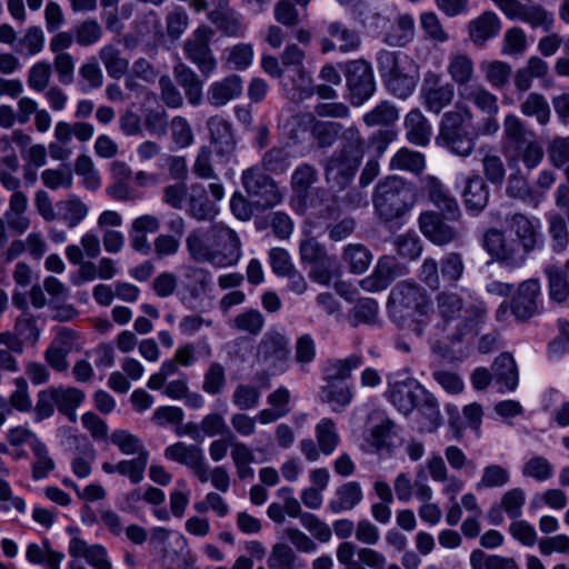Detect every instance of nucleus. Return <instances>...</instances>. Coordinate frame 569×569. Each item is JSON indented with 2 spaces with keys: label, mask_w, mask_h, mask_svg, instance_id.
Segmentation results:
<instances>
[{
  "label": "nucleus",
  "mask_w": 569,
  "mask_h": 569,
  "mask_svg": "<svg viewBox=\"0 0 569 569\" xmlns=\"http://www.w3.org/2000/svg\"><path fill=\"white\" fill-rule=\"evenodd\" d=\"M436 313L439 321L427 329L426 336L435 342H459L478 331L487 308L482 301H465L452 290H442L436 296Z\"/></svg>",
  "instance_id": "obj_1"
},
{
  "label": "nucleus",
  "mask_w": 569,
  "mask_h": 569,
  "mask_svg": "<svg viewBox=\"0 0 569 569\" xmlns=\"http://www.w3.org/2000/svg\"><path fill=\"white\" fill-rule=\"evenodd\" d=\"M388 310L398 320H410L417 336H426L432 317V302L419 284L411 281L397 283L390 291Z\"/></svg>",
  "instance_id": "obj_2"
},
{
  "label": "nucleus",
  "mask_w": 569,
  "mask_h": 569,
  "mask_svg": "<svg viewBox=\"0 0 569 569\" xmlns=\"http://www.w3.org/2000/svg\"><path fill=\"white\" fill-rule=\"evenodd\" d=\"M346 138L348 141L332 153L325 166L327 183L338 191L351 183L365 153V141L357 129H349Z\"/></svg>",
  "instance_id": "obj_3"
},
{
  "label": "nucleus",
  "mask_w": 569,
  "mask_h": 569,
  "mask_svg": "<svg viewBox=\"0 0 569 569\" xmlns=\"http://www.w3.org/2000/svg\"><path fill=\"white\" fill-rule=\"evenodd\" d=\"M378 217L390 222L401 218L413 204V190L406 181L390 177L376 186L372 198Z\"/></svg>",
  "instance_id": "obj_4"
},
{
  "label": "nucleus",
  "mask_w": 569,
  "mask_h": 569,
  "mask_svg": "<svg viewBox=\"0 0 569 569\" xmlns=\"http://www.w3.org/2000/svg\"><path fill=\"white\" fill-rule=\"evenodd\" d=\"M378 69L387 88L400 99L409 97L417 84V68L403 53L382 51L378 56Z\"/></svg>",
  "instance_id": "obj_5"
},
{
  "label": "nucleus",
  "mask_w": 569,
  "mask_h": 569,
  "mask_svg": "<svg viewBox=\"0 0 569 569\" xmlns=\"http://www.w3.org/2000/svg\"><path fill=\"white\" fill-rule=\"evenodd\" d=\"M482 246L492 260L509 269L522 267L529 256L513 237L496 228L485 232Z\"/></svg>",
  "instance_id": "obj_6"
},
{
  "label": "nucleus",
  "mask_w": 569,
  "mask_h": 569,
  "mask_svg": "<svg viewBox=\"0 0 569 569\" xmlns=\"http://www.w3.org/2000/svg\"><path fill=\"white\" fill-rule=\"evenodd\" d=\"M289 359V339L276 329L268 330L257 346V362L276 375L287 370Z\"/></svg>",
  "instance_id": "obj_7"
},
{
  "label": "nucleus",
  "mask_w": 569,
  "mask_h": 569,
  "mask_svg": "<svg viewBox=\"0 0 569 569\" xmlns=\"http://www.w3.org/2000/svg\"><path fill=\"white\" fill-rule=\"evenodd\" d=\"M213 30L208 26L198 27L183 43V53L204 78H209L217 68V59L210 49Z\"/></svg>",
  "instance_id": "obj_8"
},
{
  "label": "nucleus",
  "mask_w": 569,
  "mask_h": 569,
  "mask_svg": "<svg viewBox=\"0 0 569 569\" xmlns=\"http://www.w3.org/2000/svg\"><path fill=\"white\" fill-rule=\"evenodd\" d=\"M212 266L232 267L242 256V244L237 232L222 222L212 223Z\"/></svg>",
  "instance_id": "obj_9"
},
{
  "label": "nucleus",
  "mask_w": 569,
  "mask_h": 569,
  "mask_svg": "<svg viewBox=\"0 0 569 569\" xmlns=\"http://www.w3.org/2000/svg\"><path fill=\"white\" fill-rule=\"evenodd\" d=\"M345 77L353 104L359 106L373 94L376 89L373 73L370 63L366 60L346 62Z\"/></svg>",
  "instance_id": "obj_10"
},
{
  "label": "nucleus",
  "mask_w": 569,
  "mask_h": 569,
  "mask_svg": "<svg viewBox=\"0 0 569 569\" xmlns=\"http://www.w3.org/2000/svg\"><path fill=\"white\" fill-rule=\"evenodd\" d=\"M420 98L427 111L439 114L455 98V86L443 82L441 74L428 71L423 76Z\"/></svg>",
  "instance_id": "obj_11"
},
{
  "label": "nucleus",
  "mask_w": 569,
  "mask_h": 569,
  "mask_svg": "<svg viewBox=\"0 0 569 569\" xmlns=\"http://www.w3.org/2000/svg\"><path fill=\"white\" fill-rule=\"evenodd\" d=\"M492 1L510 20H519L529 24L531 28H542L545 30H549L553 24L552 13L546 10L541 4H526L518 0Z\"/></svg>",
  "instance_id": "obj_12"
},
{
  "label": "nucleus",
  "mask_w": 569,
  "mask_h": 569,
  "mask_svg": "<svg viewBox=\"0 0 569 569\" xmlns=\"http://www.w3.org/2000/svg\"><path fill=\"white\" fill-rule=\"evenodd\" d=\"M507 231L530 254L543 244L540 220L520 212L506 218Z\"/></svg>",
  "instance_id": "obj_13"
},
{
  "label": "nucleus",
  "mask_w": 569,
  "mask_h": 569,
  "mask_svg": "<svg viewBox=\"0 0 569 569\" xmlns=\"http://www.w3.org/2000/svg\"><path fill=\"white\" fill-rule=\"evenodd\" d=\"M242 183L248 194L260 208L274 207L281 201V194L274 181L258 168L247 169L242 173Z\"/></svg>",
  "instance_id": "obj_14"
},
{
  "label": "nucleus",
  "mask_w": 569,
  "mask_h": 569,
  "mask_svg": "<svg viewBox=\"0 0 569 569\" xmlns=\"http://www.w3.org/2000/svg\"><path fill=\"white\" fill-rule=\"evenodd\" d=\"M419 228L421 233L437 246H446L460 237V231L448 223L445 213L427 210L419 216Z\"/></svg>",
  "instance_id": "obj_15"
},
{
  "label": "nucleus",
  "mask_w": 569,
  "mask_h": 569,
  "mask_svg": "<svg viewBox=\"0 0 569 569\" xmlns=\"http://www.w3.org/2000/svg\"><path fill=\"white\" fill-rule=\"evenodd\" d=\"M541 287L537 279H528L521 282L513 296L510 308L512 315L519 321H526L539 312Z\"/></svg>",
  "instance_id": "obj_16"
},
{
  "label": "nucleus",
  "mask_w": 569,
  "mask_h": 569,
  "mask_svg": "<svg viewBox=\"0 0 569 569\" xmlns=\"http://www.w3.org/2000/svg\"><path fill=\"white\" fill-rule=\"evenodd\" d=\"M327 31L332 39H321L320 46L322 53H328L337 49L342 53H349L358 50L361 44L359 34L341 22L336 21L329 23Z\"/></svg>",
  "instance_id": "obj_17"
},
{
  "label": "nucleus",
  "mask_w": 569,
  "mask_h": 569,
  "mask_svg": "<svg viewBox=\"0 0 569 569\" xmlns=\"http://www.w3.org/2000/svg\"><path fill=\"white\" fill-rule=\"evenodd\" d=\"M422 190L427 193L430 202L446 214L447 219L456 220L460 217V209L456 198L450 194L437 177H425L422 179Z\"/></svg>",
  "instance_id": "obj_18"
},
{
  "label": "nucleus",
  "mask_w": 569,
  "mask_h": 569,
  "mask_svg": "<svg viewBox=\"0 0 569 569\" xmlns=\"http://www.w3.org/2000/svg\"><path fill=\"white\" fill-rule=\"evenodd\" d=\"M446 71L451 83L457 86L458 96L463 88L471 87L475 82L476 68L473 59L466 52H452L448 57Z\"/></svg>",
  "instance_id": "obj_19"
},
{
  "label": "nucleus",
  "mask_w": 569,
  "mask_h": 569,
  "mask_svg": "<svg viewBox=\"0 0 569 569\" xmlns=\"http://www.w3.org/2000/svg\"><path fill=\"white\" fill-rule=\"evenodd\" d=\"M427 390L416 381L396 382L389 390L388 398L403 415H409L425 397Z\"/></svg>",
  "instance_id": "obj_20"
},
{
  "label": "nucleus",
  "mask_w": 569,
  "mask_h": 569,
  "mask_svg": "<svg viewBox=\"0 0 569 569\" xmlns=\"http://www.w3.org/2000/svg\"><path fill=\"white\" fill-rule=\"evenodd\" d=\"M401 269L393 258L383 256L379 258L373 272L360 281V287L369 292L386 289L395 278L401 276Z\"/></svg>",
  "instance_id": "obj_21"
},
{
  "label": "nucleus",
  "mask_w": 569,
  "mask_h": 569,
  "mask_svg": "<svg viewBox=\"0 0 569 569\" xmlns=\"http://www.w3.org/2000/svg\"><path fill=\"white\" fill-rule=\"evenodd\" d=\"M163 456L167 460L183 465L194 476L206 462L202 448L197 445H187L182 441L168 446L163 451Z\"/></svg>",
  "instance_id": "obj_22"
},
{
  "label": "nucleus",
  "mask_w": 569,
  "mask_h": 569,
  "mask_svg": "<svg viewBox=\"0 0 569 569\" xmlns=\"http://www.w3.org/2000/svg\"><path fill=\"white\" fill-rule=\"evenodd\" d=\"M210 131V143L218 156L231 154L236 149L231 123L221 117H211L207 121Z\"/></svg>",
  "instance_id": "obj_23"
},
{
  "label": "nucleus",
  "mask_w": 569,
  "mask_h": 569,
  "mask_svg": "<svg viewBox=\"0 0 569 569\" xmlns=\"http://www.w3.org/2000/svg\"><path fill=\"white\" fill-rule=\"evenodd\" d=\"M212 224L208 229L197 228L186 238L189 256L197 262L212 264Z\"/></svg>",
  "instance_id": "obj_24"
},
{
  "label": "nucleus",
  "mask_w": 569,
  "mask_h": 569,
  "mask_svg": "<svg viewBox=\"0 0 569 569\" xmlns=\"http://www.w3.org/2000/svg\"><path fill=\"white\" fill-rule=\"evenodd\" d=\"M501 28L499 17L492 11H485L468 24V32L475 44L481 46L498 36Z\"/></svg>",
  "instance_id": "obj_25"
},
{
  "label": "nucleus",
  "mask_w": 569,
  "mask_h": 569,
  "mask_svg": "<svg viewBox=\"0 0 569 569\" xmlns=\"http://www.w3.org/2000/svg\"><path fill=\"white\" fill-rule=\"evenodd\" d=\"M69 553L74 558H84L94 569H112L107 551L100 545L90 546L80 538H72L69 543Z\"/></svg>",
  "instance_id": "obj_26"
},
{
  "label": "nucleus",
  "mask_w": 569,
  "mask_h": 569,
  "mask_svg": "<svg viewBox=\"0 0 569 569\" xmlns=\"http://www.w3.org/2000/svg\"><path fill=\"white\" fill-rule=\"evenodd\" d=\"M218 212L213 202L207 197V190L201 183H193L188 194V213L198 221L211 220Z\"/></svg>",
  "instance_id": "obj_27"
},
{
  "label": "nucleus",
  "mask_w": 569,
  "mask_h": 569,
  "mask_svg": "<svg viewBox=\"0 0 569 569\" xmlns=\"http://www.w3.org/2000/svg\"><path fill=\"white\" fill-rule=\"evenodd\" d=\"M242 92V79L231 74L220 81L213 82L208 90V100L214 107H222Z\"/></svg>",
  "instance_id": "obj_28"
},
{
  "label": "nucleus",
  "mask_w": 569,
  "mask_h": 569,
  "mask_svg": "<svg viewBox=\"0 0 569 569\" xmlns=\"http://www.w3.org/2000/svg\"><path fill=\"white\" fill-rule=\"evenodd\" d=\"M319 399L333 412H342L351 403L353 393L347 383L329 380L320 388Z\"/></svg>",
  "instance_id": "obj_29"
},
{
  "label": "nucleus",
  "mask_w": 569,
  "mask_h": 569,
  "mask_svg": "<svg viewBox=\"0 0 569 569\" xmlns=\"http://www.w3.org/2000/svg\"><path fill=\"white\" fill-rule=\"evenodd\" d=\"M406 138L410 143L425 147L432 133L431 124L419 109H412L405 118Z\"/></svg>",
  "instance_id": "obj_30"
},
{
  "label": "nucleus",
  "mask_w": 569,
  "mask_h": 569,
  "mask_svg": "<svg viewBox=\"0 0 569 569\" xmlns=\"http://www.w3.org/2000/svg\"><path fill=\"white\" fill-rule=\"evenodd\" d=\"M57 208V216L68 228H76L89 214V206L73 193L58 201Z\"/></svg>",
  "instance_id": "obj_31"
},
{
  "label": "nucleus",
  "mask_w": 569,
  "mask_h": 569,
  "mask_svg": "<svg viewBox=\"0 0 569 569\" xmlns=\"http://www.w3.org/2000/svg\"><path fill=\"white\" fill-rule=\"evenodd\" d=\"M493 378L501 391H513L518 386V369L509 353L498 356L492 365Z\"/></svg>",
  "instance_id": "obj_32"
},
{
  "label": "nucleus",
  "mask_w": 569,
  "mask_h": 569,
  "mask_svg": "<svg viewBox=\"0 0 569 569\" xmlns=\"http://www.w3.org/2000/svg\"><path fill=\"white\" fill-rule=\"evenodd\" d=\"M436 143L460 157H468L475 149V140L466 130L439 131Z\"/></svg>",
  "instance_id": "obj_33"
},
{
  "label": "nucleus",
  "mask_w": 569,
  "mask_h": 569,
  "mask_svg": "<svg viewBox=\"0 0 569 569\" xmlns=\"http://www.w3.org/2000/svg\"><path fill=\"white\" fill-rule=\"evenodd\" d=\"M458 97L465 102H472L483 113L492 114L499 112L497 96L481 83L476 82L469 88H463Z\"/></svg>",
  "instance_id": "obj_34"
},
{
  "label": "nucleus",
  "mask_w": 569,
  "mask_h": 569,
  "mask_svg": "<svg viewBox=\"0 0 569 569\" xmlns=\"http://www.w3.org/2000/svg\"><path fill=\"white\" fill-rule=\"evenodd\" d=\"M173 76L183 88L191 104H198L202 96V81L198 74L186 63L179 61L173 67Z\"/></svg>",
  "instance_id": "obj_35"
},
{
  "label": "nucleus",
  "mask_w": 569,
  "mask_h": 569,
  "mask_svg": "<svg viewBox=\"0 0 569 569\" xmlns=\"http://www.w3.org/2000/svg\"><path fill=\"white\" fill-rule=\"evenodd\" d=\"M362 489L357 481H349L336 490V497L329 502V509L333 513L352 510L362 500Z\"/></svg>",
  "instance_id": "obj_36"
},
{
  "label": "nucleus",
  "mask_w": 569,
  "mask_h": 569,
  "mask_svg": "<svg viewBox=\"0 0 569 569\" xmlns=\"http://www.w3.org/2000/svg\"><path fill=\"white\" fill-rule=\"evenodd\" d=\"M267 563L270 569H307L306 562L284 542L272 546Z\"/></svg>",
  "instance_id": "obj_37"
},
{
  "label": "nucleus",
  "mask_w": 569,
  "mask_h": 569,
  "mask_svg": "<svg viewBox=\"0 0 569 569\" xmlns=\"http://www.w3.org/2000/svg\"><path fill=\"white\" fill-rule=\"evenodd\" d=\"M421 417L420 430L423 432H433L442 423V417L439 409L437 399L428 390L425 397H421L418 406L416 407Z\"/></svg>",
  "instance_id": "obj_38"
},
{
  "label": "nucleus",
  "mask_w": 569,
  "mask_h": 569,
  "mask_svg": "<svg viewBox=\"0 0 569 569\" xmlns=\"http://www.w3.org/2000/svg\"><path fill=\"white\" fill-rule=\"evenodd\" d=\"M462 197L468 210L475 212L483 210L489 200V190L483 179L479 176L469 178Z\"/></svg>",
  "instance_id": "obj_39"
},
{
  "label": "nucleus",
  "mask_w": 569,
  "mask_h": 569,
  "mask_svg": "<svg viewBox=\"0 0 569 569\" xmlns=\"http://www.w3.org/2000/svg\"><path fill=\"white\" fill-rule=\"evenodd\" d=\"M110 78L121 79L129 69V61L122 57L121 50L114 44H106L98 52Z\"/></svg>",
  "instance_id": "obj_40"
},
{
  "label": "nucleus",
  "mask_w": 569,
  "mask_h": 569,
  "mask_svg": "<svg viewBox=\"0 0 569 569\" xmlns=\"http://www.w3.org/2000/svg\"><path fill=\"white\" fill-rule=\"evenodd\" d=\"M342 261L347 264L352 273H363L372 261L370 250L362 243L347 244L341 254Z\"/></svg>",
  "instance_id": "obj_41"
},
{
  "label": "nucleus",
  "mask_w": 569,
  "mask_h": 569,
  "mask_svg": "<svg viewBox=\"0 0 569 569\" xmlns=\"http://www.w3.org/2000/svg\"><path fill=\"white\" fill-rule=\"evenodd\" d=\"M28 206V198L8 200V209L3 214L4 221L7 227L18 234L24 233L30 227V219L26 216Z\"/></svg>",
  "instance_id": "obj_42"
},
{
  "label": "nucleus",
  "mask_w": 569,
  "mask_h": 569,
  "mask_svg": "<svg viewBox=\"0 0 569 569\" xmlns=\"http://www.w3.org/2000/svg\"><path fill=\"white\" fill-rule=\"evenodd\" d=\"M319 450L326 456L333 453L340 442L337 425L331 418H322L315 427Z\"/></svg>",
  "instance_id": "obj_43"
},
{
  "label": "nucleus",
  "mask_w": 569,
  "mask_h": 569,
  "mask_svg": "<svg viewBox=\"0 0 569 569\" xmlns=\"http://www.w3.org/2000/svg\"><path fill=\"white\" fill-rule=\"evenodd\" d=\"M520 111L526 117L536 118L541 126H546L551 118L549 103L545 96L539 92H530L520 103Z\"/></svg>",
  "instance_id": "obj_44"
},
{
  "label": "nucleus",
  "mask_w": 569,
  "mask_h": 569,
  "mask_svg": "<svg viewBox=\"0 0 569 569\" xmlns=\"http://www.w3.org/2000/svg\"><path fill=\"white\" fill-rule=\"evenodd\" d=\"M56 398V406L58 410L68 416L71 421L76 420L74 410L81 405L84 399V393L73 387H57L52 388Z\"/></svg>",
  "instance_id": "obj_45"
},
{
  "label": "nucleus",
  "mask_w": 569,
  "mask_h": 569,
  "mask_svg": "<svg viewBox=\"0 0 569 569\" xmlns=\"http://www.w3.org/2000/svg\"><path fill=\"white\" fill-rule=\"evenodd\" d=\"M264 316L257 309H246L230 322L232 329L250 336H258L264 328Z\"/></svg>",
  "instance_id": "obj_46"
},
{
  "label": "nucleus",
  "mask_w": 569,
  "mask_h": 569,
  "mask_svg": "<svg viewBox=\"0 0 569 569\" xmlns=\"http://www.w3.org/2000/svg\"><path fill=\"white\" fill-rule=\"evenodd\" d=\"M110 441L124 456H141L149 453L143 441L126 429H117L110 436Z\"/></svg>",
  "instance_id": "obj_47"
},
{
  "label": "nucleus",
  "mask_w": 569,
  "mask_h": 569,
  "mask_svg": "<svg viewBox=\"0 0 569 569\" xmlns=\"http://www.w3.org/2000/svg\"><path fill=\"white\" fill-rule=\"evenodd\" d=\"M362 363V358L357 355H351L345 359H336L328 361L325 369V380L341 381L351 376L352 370L357 369Z\"/></svg>",
  "instance_id": "obj_48"
},
{
  "label": "nucleus",
  "mask_w": 569,
  "mask_h": 569,
  "mask_svg": "<svg viewBox=\"0 0 569 569\" xmlns=\"http://www.w3.org/2000/svg\"><path fill=\"white\" fill-rule=\"evenodd\" d=\"M480 68L486 81L497 89L506 87L512 74L511 66L500 60L483 61Z\"/></svg>",
  "instance_id": "obj_49"
},
{
  "label": "nucleus",
  "mask_w": 569,
  "mask_h": 569,
  "mask_svg": "<svg viewBox=\"0 0 569 569\" xmlns=\"http://www.w3.org/2000/svg\"><path fill=\"white\" fill-rule=\"evenodd\" d=\"M317 169L309 163H302L292 172L290 181L291 189L298 197L306 198L310 188L317 182Z\"/></svg>",
  "instance_id": "obj_50"
},
{
  "label": "nucleus",
  "mask_w": 569,
  "mask_h": 569,
  "mask_svg": "<svg viewBox=\"0 0 569 569\" xmlns=\"http://www.w3.org/2000/svg\"><path fill=\"white\" fill-rule=\"evenodd\" d=\"M425 156L419 151L401 148L390 160L392 170H403L419 173L425 169Z\"/></svg>",
  "instance_id": "obj_51"
},
{
  "label": "nucleus",
  "mask_w": 569,
  "mask_h": 569,
  "mask_svg": "<svg viewBox=\"0 0 569 569\" xmlns=\"http://www.w3.org/2000/svg\"><path fill=\"white\" fill-rule=\"evenodd\" d=\"M473 113L469 106L457 102L455 108L445 112L439 123V131L465 130L463 126L471 122Z\"/></svg>",
  "instance_id": "obj_52"
},
{
  "label": "nucleus",
  "mask_w": 569,
  "mask_h": 569,
  "mask_svg": "<svg viewBox=\"0 0 569 569\" xmlns=\"http://www.w3.org/2000/svg\"><path fill=\"white\" fill-rule=\"evenodd\" d=\"M27 559L34 565H46L48 569H60L59 565L63 555L50 549L47 542L42 546L30 543L26 551Z\"/></svg>",
  "instance_id": "obj_53"
},
{
  "label": "nucleus",
  "mask_w": 569,
  "mask_h": 569,
  "mask_svg": "<svg viewBox=\"0 0 569 569\" xmlns=\"http://www.w3.org/2000/svg\"><path fill=\"white\" fill-rule=\"evenodd\" d=\"M210 19L227 36L242 37L244 34L241 18L233 10L227 8L221 12H210Z\"/></svg>",
  "instance_id": "obj_54"
},
{
  "label": "nucleus",
  "mask_w": 569,
  "mask_h": 569,
  "mask_svg": "<svg viewBox=\"0 0 569 569\" xmlns=\"http://www.w3.org/2000/svg\"><path fill=\"white\" fill-rule=\"evenodd\" d=\"M74 41L80 47L98 43L103 34L102 26L96 19H86L73 27Z\"/></svg>",
  "instance_id": "obj_55"
},
{
  "label": "nucleus",
  "mask_w": 569,
  "mask_h": 569,
  "mask_svg": "<svg viewBox=\"0 0 569 569\" xmlns=\"http://www.w3.org/2000/svg\"><path fill=\"white\" fill-rule=\"evenodd\" d=\"M227 386L224 367L219 362H211L203 375L202 390L207 395L216 396L221 393Z\"/></svg>",
  "instance_id": "obj_56"
},
{
  "label": "nucleus",
  "mask_w": 569,
  "mask_h": 569,
  "mask_svg": "<svg viewBox=\"0 0 569 569\" xmlns=\"http://www.w3.org/2000/svg\"><path fill=\"white\" fill-rule=\"evenodd\" d=\"M392 428L393 422L389 419H383L371 429L368 442L377 452H391L393 447Z\"/></svg>",
  "instance_id": "obj_57"
},
{
  "label": "nucleus",
  "mask_w": 569,
  "mask_h": 569,
  "mask_svg": "<svg viewBox=\"0 0 569 569\" xmlns=\"http://www.w3.org/2000/svg\"><path fill=\"white\" fill-rule=\"evenodd\" d=\"M196 477L202 483L210 481L212 487L221 492H227L230 488V475L223 466L210 468L206 461Z\"/></svg>",
  "instance_id": "obj_58"
},
{
  "label": "nucleus",
  "mask_w": 569,
  "mask_h": 569,
  "mask_svg": "<svg viewBox=\"0 0 569 569\" xmlns=\"http://www.w3.org/2000/svg\"><path fill=\"white\" fill-rule=\"evenodd\" d=\"M549 296L553 301L565 302L569 298V282L560 274V267L549 264L545 268Z\"/></svg>",
  "instance_id": "obj_59"
},
{
  "label": "nucleus",
  "mask_w": 569,
  "mask_h": 569,
  "mask_svg": "<svg viewBox=\"0 0 569 569\" xmlns=\"http://www.w3.org/2000/svg\"><path fill=\"white\" fill-rule=\"evenodd\" d=\"M31 450L34 456L31 468L32 478L34 480L47 478L56 467L54 460L51 458L47 446L42 441L39 443L36 442Z\"/></svg>",
  "instance_id": "obj_60"
},
{
  "label": "nucleus",
  "mask_w": 569,
  "mask_h": 569,
  "mask_svg": "<svg viewBox=\"0 0 569 569\" xmlns=\"http://www.w3.org/2000/svg\"><path fill=\"white\" fill-rule=\"evenodd\" d=\"M398 118V109L392 103L382 101L363 116V122L368 127L389 126L396 122Z\"/></svg>",
  "instance_id": "obj_61"
},
{
  "label": "nucleus",
  "mask_w": 569,
  "mask_h": 569,
  "mask_svg": "<svg viewBox=\"0 0 569 569\" xmlns=\"http://www.w3.org/2000/svg\"><path fill=\"white\" fill-rule=\"evenodd\" d=\"M377 315L378 303L373 299H362L348 312L347 319L352 327H358L373 323Z\"/></svg>",
  "instance_id": "obj_62"
},
{
  "label": "nucleus",
  "mask_w": 569,
  "mask_h": 569,
  "mask_svg": "<svg viewBox=\"0 0 569 569\" xmlns=\"http://www.w3.org/2000/svg\"><path fill=\"white\" fill-rule=\"evenodd\" d=\"M413 18L410 14H401L393 26V31L387 36L386 41L390 46L402 47L413 39Z\"/></svg>",
  "instance_id": "obj_63"
},
{
  "label": "nucleus",
  "mask_w": 569,
  "mask_h": 569,
  "mask_svg": "<svg viewBox=\"0 0 569 569\" xmlns=\"http://www.w3.org/2000/svg\"><path fill=\"white\" fill-rule=\"evenodd\" d=\"M149 461V453L136 456L132 459L119 461V475L127 477L131 483L138 485L144 478V471Z\"/></svg>",
  "instance_id": "obj_64"
}]
</instances>
